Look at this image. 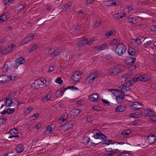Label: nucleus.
Masks as SVG:
<instances>
[{
	"mask_svg": "<svg viewBox=\"0 0 156 156\" xmlns=\"http://www.w3.org/2000/svg\"><path fill=\"white\" fill-rule=\"evenodd\" d=\"M117 102L118 103H121L122 101L124 99L123 95L120 94L118 95L116 98Z\"/></svg>",
	"mask_w": 156,
	"mask_h": 156,
	"instance_id": "obj_26",
	"label": "nucleus"
},
{
	"mask_svg": "<svg viewBox=\"0 0 156 156\" xmlns=\"http://www.w3.org/2000/svg\"><path fill=\"white\" fill-rule=\"evenodd\" d=\"M141 40H140L138 38H137L136 39H135V41L136 43L138 45H139L141 44Z\"/></svg>",
	"mask_w": 156,
	"mask_h": 156,
	"instance_id": "obj_54",
	"label": "nucleus"
},
{
	"mask_svg": "<svg viewBox=\"0 0 156 156\" xmlns=\"http://www.w3.org/2000/svg\"><path fill=\"white\" fill-rule=\"evenodd\" d=\"M114 67L117 73L122 72L125 70L124 67L120 65H116Z\"/></svg>",
	"mask_w": 156,
	"mask_h": 156,
	"instance_id": "obj_14",
	"label": "nucleus"
},
{
	"mask_svg": "<svg viewBox=\"0 0 156 156\" xmlns=\"http://www.w3.org/2000/svg\"><path fill=\"white\" fill-rule=\"evenodd\" d=\"M92 108L94 110L98 111L100 109L99 107L97 105H95L92 107Z\"/></svg>",
	"mask_w": 156,
	"mask_h": 156,
	"instance_id": "obj_57",
	"label": "nucleus"
},
{
	"mask_svg": "<svg viewBox=\"0 0 156 156\" xmlns=\"http://www.w3.org/2000/svg\"><path fill=\"white\" fill-rule=\"evenodd\" d=\"M101 21L100 20H97L94 24L95 27H96L100 25L101 23Z\"/></svg>",
	"mask_w": 156,
	"mask_h": 156,
	"instance_id": "obj_43",
	"label": "nucleus"
},
{
	"mask_svg": "<svg viewBox=\"0 0 156 156\" xmlns=\"http://www.w3.org/2000/svg\"><path fill=\"white\" fill-rule=\"evenodd\" d=\"M122 89L124 90H125L126 91H128L130 90V88L129 86H126L123 85L122 87Z\"/></svg>",
	"mask_w": 156,
	"mask_h": 156,
	"instance_id": "obj_49",
	"label": "nucleus"
},
{
	"mask_svg": "<svg viewBox=\"0 0 156 156\" xmlns=\"http://www.w3.org/2000/svg\"><path fill=\"white\" fill-rule=\"evenodd\" d=\"M130 76V75L128 73L126 74L123 75L122 76V78H124L125 80L129 78Z\"/></svg>",
	"mask_w": 156,
	"mask_h": 156,
	"instance_id": "obj_53",
	"label": "nucleus"
},
{
	"mask_svg": "<svg viewBox=\"0 0 156 156\" xmlns=\"http://www.w3.org/2000/svg\"><path fill=\"white\" fill-rule=\"evenodd\" d=\"M3 70L4 71H7L8 69V66L7 65L6 63L5 64V65L4 66L3 68Z\"/></svg>",
	"mask_w": 156,
	"mask_h": 156,
	"instance_id": "obj_61",
	"label": "nucleus"
},
{
	"mask_svg": "<svg viewBox=\"0 0 156 156\" xmlns=\"http://www.w3.org/2000/svg\"><path fill=\"white\" fill-rule=\"evenodd\" d=\"M128 22L133 23H136L139 22L138 20L136 18L129 17L128 19Z\"/></svg>",
	"mask_w": 156,
	"mask_h": 156,
	"instance_id": "obj_27",
	"label": "nucleus"
},
{
	"mask_svg": "<svg viewBox=\"0 0 156 156\" xmlns=\"http://www.w3.org/2000/svg\"><path fill=\"white\" fill-rule=\"evenodd\" d=\"M112 141V140H105L103 141V144H106L108 145V143L111 142Z\"/></svg>",
	"mask_w": 156,
	"mask_h": 156,
	"instance_id": "obj_56",
	"label": "nucleus"
},
{
	"mask_svg": "<svg viewBox=\"0 0 156 156\" xmlns=\"http://www.w3.org/2000/svg\"><path fill=\"white\" fill-rule=\"evenodd\" d=\"M95 79V77H94L93 74H91L87 78V81L90 83L92 82Z\"/></svg>",
	"mask_w": 156,
	"mask_h": 156,
	"instance_id": "obj_31",
	"label": "nucleus"
},
{
	"mask_svg": "<svg viewBox=\"0 0 156 156\" xmlns=\"http://www.w3.org/2000/svg\"><path fill=\"white\" fill-rule=\"evenodd\" d=\"M145 113L144 116H151V115L154 114V112L151 110V109H146L144 110Z\"/></svg>",
	"mask_w": 156,
	"mask_h": 156,
	"instance_id": "obj_13",
	"label": "nucleus"
},
{
	"mask_svg": "<svg viewBox=\"0 0 156 156\" xmlns=\"http://www.w3.org/2000/svg\"><path fill=\"white\" fill-rule=\"evenodd\" d=\"M7 120V119L6 118H4L0 119V124H3Z\"/></svg>",
	"mask_w": 156,
	"mask_h": 156,
	"instance_id": "obj_51",
	"label": "nucleus"
},
{
	"mask_svg": "<svg viewBox=\"0 0 156 156\" xmlns=\"http://www.w3.org/2000/svg\"><path fill=\"white\" fill-rule=\"evenodd\" d=\"M71 2H68L67 4L64 5L63 6V9H65V10H66L69 7H70L71 6Z\"/></svg>",
	"mask_w": 156,
	"mask_h": 156,
	"instance_id": "obj_37",
	"label": "nucleus"
},
{
	"mask_svg": "<svg viewBox=\"0 0 156 156\" xmlns=\"http://www.w3.org/2000/svg\"><path fill=\"white\" fill-rule=\"evenodd\" d=\"M37 48V44H36L33 45L31 46V48L27 49V51L29 52H31L34 51Z\"/></svg>",
	"mask_w": 156,
	"mask_h": 156,
	"instance_id": "obj_24",
	"label": "nucleus"
},
{
	"mask_svg": "<svg viewBox=\"0 0 156 156\" xmlns=\"http://www.w3.org/2000/svg\"><path fill=\"white\" fill-rule=\"evenodd\" d=\"M7 114H10L14 112L15 111V109L14 108H9L7 110Z\"/></svg>",
	"mask_w": 156,
	"mask_h": 156,
	"instance_id": "obj_44",
	"label": "nucleus"
},
{
	"mask_svg": "<svg viewBox=\"0 0 156 156\" xmlns=\"http://www.w3.org/2000/svg\"><path fill=\"white\" fill-rule=\"evenodd\" d=\"M71 127V126L69 124V122H66L62 126V128H63V129L65 130H67Z\"/></svg>",
	"mask_w": 156,
	"mask_h": 156,
	"instance_id": "obj_25",
	"label": "nucleus"
},
{
	"mask_svg": "<svg viewBox=\"0 0 156 156\" xmlns=\"http://www.w3.org/2000/svg\"><path fill=\"white\" fill-rule=\"evenodd\" d=\"M26 4L25 3L19 4L18 5V8H19V10H22L24 9L26 6Z\"/></svg>",
	"mask_w": 156,
	"mask_h": 156,
	"instance_id": "obj_36",
	"label": "nucleus"
},
{
	"mask_svg": "<svg viewBox=\"0 0 156 156\" xmlns=\"http://www.w3.org/2000/svg\"><path fill=\"white\" fill-rule=\"evenodd\" d=\"M39 116V114L37 113H36L34 114L33 116L30 117L31 119L34 120L37 119Z\"/></svg>",
	"mask_w": 156,
	"mask_h": 156,
	"instance_id": "obj_48",
	"label": "nucleus"
},
{
	"mask_svg": "<svg viewBox=\"0 0 156 156\" xmlns=\"http://www.w3.org/2000/svg\"><path fill=\"white\" fill-rule=\"evenodd\" d=\"M100 71H98L94 72V73H92V74H93V76L95 77V78H96L97 76H99L100 74Z\"/></svg>",
	"mask_w": 156,
	"mask_h": 156,
	"instance_id": "obj_45",
	"label": "nucleus"
},
{
	"mask_svg": "<svg viewBox=\"0 0 156 156\" xmlns=\"http://www.w3.org/2000/svg\"><path fill=\"white\" fill-rule=\"evenodd\" d=\"M151 42H152L151 41H147L146 43L143 44L144 47L145 48H147L148 46L150 44Z\"/></svg>",
	"mask_w": 156,
	"mask_h": 156,
	"instance_id": "obj_46",
	"label": "nucleus"
},
{
	"mask_svg": "<svg viewBox=\"0 0 156 156\" xmlns=\"http://www.w3.org/2000/svg\"><path fill=\"white\" fill-rule=\"evenodd\" d=\"M68 117L66 113H63L60 119H59V122H63Z\"/></svg>",
	"mask_w": 156,
	"mask_h": 156,
	"instance_id": "obj_22",
	"label": "nucleus"
},
{
	"mask_svg": "<svg viewBox=\"0 0 156 156\" xmlns=\"http://www.w3.org/2000/svg\"><path fill=\"white\" fill-rule=\"evenodd\" d=\"M135 113V118H138L140 117L141 116V115L140 113H139L138 112H136L134 113Z\"/></svg>",
	"mask_w": 156,
	"mask_h": 156,
	"instance_id": "obj_58",
	"label": "nucleus"
},
{
	"mask_svg": "<svg viewBox=\"0 0 156 156\" xmlns=\"http://www.w3.org/2000/svg\"><path fill=\"white\" fill-rule=\"evenodd\" d=\"M132 110L135 111L141 108L142 104L139 102H135L129 104Z\"/></svg>",
	"mask_w": 156,
	"mask_h": 156,
	"instance_id": "obj_4",
	"label": "nucleus"
},
{
	"mask_svg": "<svg viewBox=\"0 0 156 156\" xmlns=\"http://www.w3.org/2000/svg\"><path fill=\"white\" fill-rule=\"evenodd\" d=\"M23 150V146L21 144L18 145L16 148V152L18 153L22 152Z\"/></svg>",
	"mask_w": 156,
	"mask_h": 156,
	"instance_id": "obj_23",
	"label": "nucleus"
},
{
	"mask_svg": "<svg viewBox=\"0 0 156 156\" xmlns=\"http://www.w3.org/2000/svg\"><path fill=\"white\" fill-rule=\"evenodd\" d=\"M54 53H55V55L56 56H58L60 54V52L59 51V50L58 49H56L54 51Z\"/></svg>",
	"mask_w": 156,
	"mask_h": 156,
	"instance_id": "obj_62",
	"label": "nucleus"
},
{
	"mask_svg": "<svg viewBox=\"0 0 156 156\" xmlns=\"http://www.w3.org/2000/svg\"><path fill=\"white\" fill-rule=\"evenodd\" d=\"M66 89V88H65L64 87H63V88L60 89L59 90L57 91L56 92V95H57V97H60L61 96L63 93H64Z\"/></svg>",
	"mask_w": 156,
	"mask_h": 156,
	"instance_id": "obj_20",
	"label": "nucleus"
},
{
	"mask_svg": "<svg viewBox=\"0 0 156 156\" xmlns=\"http://www.w3.org/2000/svg\"><path fill=\"white\" fill-rule=\"evenodd\" d=\"M33 109V108L32 107H29L25 109V111L24 112L25 115H27L29 113L31 112Z\"/></svg>",
	"mask_w": 156,
	"mask_h": 156,
	"instance_id": "obj_34",
	"label": "nucleus"
},
{
	"mask_svg": "<svg viewBox=\"0 0 156 156\" xmlns=\"http://www.w3.org/2000/svg\"><path fill=\"white\" fill-rule=\"evenodd\" d=\"M34 35V34H31L28 35L26 38L23 39L20 42L21 44H24L27 42H29L33 39Z\"/></svg>",
	"mask_w": 156,
	"mask_h": 156,
	"instance_id": "obj_7",
	"label": "nucleus"
},
{
	"mask_svg": "<svg viewBox=\"0 0 156 156\" xmlns=\"http://www.w3.org/2000/svg\"><path fill=\"white\" fill-rule=\"evenodd\" d=\"M51 96L50 94H48L46 96H44L41 98V100L43 102H46L49 100L51 98Z\"/></svg>",
	"mask_w": 156,
	"mask_h": 156,
	"instance_id": "obj_30",
	"label": "nucleus"
},
{
	"mask_svg": "<svg viewBox=\"0 0 156 156\" xmlns=\"http://www.w3.org/2000/svg\"><path fill=\"white\" fill-rule=\"evenodd\" d=\"M76 103L78 105H82L84 104V102L83 100H81L76 101Z\"/></svg>",
	"mask_w": 156,
	"mask_h": 156,
	"instance_id": "obj_50",
	"label": "nucleus"
},
{
	"mask_svg": "<svg viewBox=\"0 0 156 156\" xmlns=\"http://www.w3.org/2000/svg\"><path fill=\"white\" fill-rule=\"evenodd\" d=\"M98 40V39L96 37H94L92 38H91L90 39L89 41H88V44H91L93 43V41H96Z\"/></svg>",
	"mask_w": 156,
	"mask_h": 156,
	"instance_id": "obj_39",
	"label": "nucleus"
},
{
	"mask_svg": "<svg viewBox=\"0 0 156 156\" xmlns=\"http://www.w3.org/2000/svg\"><path fill=\"white\" fill-rule=\"evenodd\" d=\"M109 45V43L108 42H105L101 45L95 47L94 49L96 51H102L108 48Z\"/></svg>",
	"mask_w": 156,
	"mask_h": 156,
	"instance_id": "obj_8",
	"label": "nucleus"
},
{
	"mask_svg": "<svg viewBox=\"0 0 156 156\" xmlns=\"http://www.w3.org/2000/svg\"><path fill=\"white\" fill-rule=\"evenodd\" d=\"M7 15L4 14L0 16V23H2L7 19Z\"/></svg>",
	"mask_w": 156,
	"mask_h": 156,
	"instance_id": "obj_33",
	"label": "nucleus"
},
{
	"mask_svg": "<svg viewBox=\"0 0 156 156\" xmlns=\"http://www.w3.org/2000/svg\"><path fill=\"white\" fill-rule=\"evenodd\" d=\"M55 82L56 83L59 84H61L63 83V81L61 80V77L58 78L55 80Z\"/></svg>",
	"mask_w": 156,
	"mask_h": 156,
	"instance_id": "obj_38",
	"label": "nucleus"
},
{
	"mask_svg": "<svg viewBox=\"0 0 156 156\" xmlns=\"http://www.w3.org/2000/svg\"><path fill=\"white\" fill-rule=\"evenodd\" d=\"M9 81V78L6 75H1L0 76V83H6Z\"/></svg>",
	"mask_w": 156,
	"mask_h": 156,
	"instance_id": "obj_11",
	"label": "nucleus"
},
{
	"mask_svg": "<svg viewBox=\"0 0 156 156\" xmlns=\"http://www.w3.org/2000/svg\"><path fill=\"white\" fill-rule=\"evenodd\" d=\"M126 109L125 105H122L118 106L115 109L116 112H122L124 111Z\"/></svg>",
	"mask_w": 156,
	"mask_h": 156,
	"instance_id": "obj_15",
	"label": "nucleus"
},
{
	"mask_svg": "<svg viewBox=\"0 0 156 156\" xmlns=\"http://www.w3.org/2000/svg\"><path fill=\"white\" fill-rule=\"evenodd\" d=\"M119 156H131V155L129 153H122L120 154Z\"/></svg>",
	"mask_w": 156,
	"mask_h": 156,
	"instance_id": "obj_59",
	"label": "nucleus"
},
{
	"mask_svg": "<svg viewBox=\"0 0 156 156\" xmlns=\"http://www.w3.org/2000/svg\"><path fill=\"white\" fill-rule=\"evenodd\" d=\"M82 29V26L81 24H78L77 26L75 28V30H81Z\"/></svg>",
	"mask_w": 156,
	"mask_h": 156,
	"instance_id": "obj_55",
	"label": "nucleus"
},
{
	"mask_svg": "<svg viewBox=\"0 0 156 156\" xmlns=\"http://www.w3.org/2000/svg\"><path fill=\"white\" fill-rule=\"evenodd\" d=\"M150 117L151 118L150 119L153 122L156 123V115H155L154 114V115H151Z\"/></svg>",
	"mask_w": 156,
	"mask_h": 156,
	"instance_id": "obj_42",
	"label": "nucleus"
},
{
	"mask_svg": "<svg viewBox=\"0 0 156 156\" xmlns=\"http://www.w3.org/2000/svg\"><path fill=\"white\" fill-rule=\"evenodd\" d=\"M44 80H45L46 82V80L44 78H41L40 79H38L36 80L34 83V86L35 88L36 89H38L39 88L43 87L45 85L44 82Z\"/></svg>",
	"mask_w": 156,
	"mask_h": 156,
	"instance_id": "obj_3",
	"label": "nucleus"
},
{
	"mask_svg": "<svg viewBox=\"0 0 156 156\" xmlns=\"http://www.w3.org/2000/svg\"><path fill=\"white\" fill-rule=\"evenodd\" d=\"M147 139L150 144H153L156 140V137L154 135L151 134L148 136Z\"/></svg>",
	"mask_w": 156,
	"mask_h": 156,
	"instance_id": "obj_12",
	"label": "nucleus"
},
{
	"mask_svg": "<svg viewBox=\"0 0 156 156\" xmlns=\"http://www.w3.org/2000/svg\"><path fill=\"white\" fill-rule=\"evenodd\" d=\"M114 33H115V32H114L113 31H110L109 32L106 33L105 35L108 37L111 36V35H113L114 34Z\"/></svg>",
	"mask_w": 156,
	"mask_h": 156,
	"instance_id": "obj_47",
	"label": "nucleus"
},
{
	"mask_svg": "<svg viewBox=\"0 0 156 156\" xmlns=\"http://www.w3.org/2000/svg\"><path fill=\"white\" fill-rule=\"evenodd\" d=\"M41 123H39L35 126V128L36 129H39L41 127Z\"/></svg>",
	"mask_w": 156,
	"mask_h": 156,
	"instance_id": "obj_64",
	"label": "nucleus"
},
{
	"mask_svg": "<svg viewBox=\"0 0 156 156\" xmlns=\"http://www.w3.org/2000/svg\"><path fill=\"white\" fill-rule=\"evenodd\" d=\"M46 129L48 131H49V133L51 132L53 130V129L51 127V125H49L46 128Z\"/></svg>",
	"mask_w": 156,
	"mask_h": 156,
	"instance_id": "obj_52",
	"label": "nucleus"
},
{
	"mask_svg": "<svg viewBox=\"0 0 156 156\" xmlns=\"http://www.w3.org/2000/svg\"><path fill=\"white\" fill-rule=\"evenodd\" d=\"M87 44H88V40L87 39L85 38L77 43L78 45L80 47L83 46Z\"/></svg>",
	"mask_w": 156,
	"mask_h": 156,
	"instance_id": "obj_19",
	"label": "nucleus"
},
{
	"mask_svg": "<svg viewBox=\"0 0 156 156\" xmlns=\"http://www.w3.org/2000/svg\"><path fill=\"white\" fill-rule=\"evenodd\" d=\"M109 150H110V151H109L111 152H115L116 151L117 152H118V149H116L115 150L114 149H112V148H109L108 149Z\"/></svg>",
	"mask_w": 156,
	"mask_h": 156,
	"instance_id": "obj_63",
	"label": "nucleus"
},
{
	"mask_svg": "<svg viewBox=\"0 0 156 156\" xmlns=\"http://www.w3.org/2000/svg\"><path fill=\"white\" fill-rule=\"evenodd\" d=\"M9 132L12 135H14L17 133L18 130L16 129L13 128L11 129Z\"/></svg>",
	"mask_w": 156,
	"mask_h": 156,
	"instance_id": "obj_35",
	"label": "nucleus"
},
{
	"mask_svg": "<svg viewBox=\"0 0 156 156\" xmlns=\"http://www.w3.org/2000/svg\"><path fill=\"white\" fill-rule=\"evenodd\" d=\"M126 50V46L121 43L116 45L115 51L119 56H120L125 52Z\"/></svg>",
	"mask_w": 156,
	"mask_h": 156,
	"instance_id": "obj_2",
	"label": "nucleus"
},
{
	"mask_svg": "<svg viewBox=\"0 0 156 156\" xmlns=\"http://www.w3.org/2000/svg\"><path fill=\"white\" fill-rule=\"evenodd\" d=\"M98 97V95L97 93L94 94L89 96L90 100L93 101H97Z\"/></svg>",
	"mask_w": 156,
	"mask_h": 156,
	"instance_id": "obj_16",
	"label": "nucleus"
},
{
	"mask_svg": "<svg viewBox=\"0 0 156 156\" xmlns=\"http://www.w3.org/2000/svg\"><path fill=\"white\" fill-rule=\"evenodd\" d=\"M126 14L124 12H119L116 14L115 16V19H119L125 17Z\"/></svg>",
	"mask_w": 156,
	"mask_h": 156,
	"instance_id": "obj_21",
	"label": "nucleus"
},
{
	"mask_svg": "<svg viewBox=\"0 0 156 156\" xmlns=\"http://www.w3.org/2000/svg\"><path fill=\"white\" fill-rule=\"evenodd\" d=\"M131 133V131L130 130H127L123 131L121 133V135H129Z\"/></svg>",
	"mask_w": 156,
	"mask_h": 156,
	"instance_id": "obj_40",
	"label": "nucleus"
},
{
	"mask_svg": "<svg viewBox=\"0 0 156 156\" xmlns=\"http://www.w3.org/2000/svg\"><path fill=\"white\" fill-rule=\"evenodd\" d=\"M106 4L108 6H111L113 5H118L119 4L115 1H107L106 2Z\"/></svg>",
	"mask_w": 156,
	"mask_h": 156,
	"instance_id": "obj_29",
	"label": "nucleus"
},
{
	"mask_svg": "<svg viewBox=\"0 0 156 156\" xmlns=\"http://www.w3.org/2000/svg\"><path fill=\"white\" fill-rule=\"evenodd\" d=\"M54 67L53 66H50L48 69V72H50L54 70Z\"/></svg>",
	"mask_w": 156,
	"mask_h": 156,
	"instance_id": "obj_60",
	"label": "nucleus"
},
{
	"mask_svg": "<svg viewBox=\"0 0 156 156\" xmlns=\"http://www.w3.org/2000/svg\"><path fill=\"white\" fill-rule=\"evenodd\" d=\"M109 73L112 75H115L117 73L116 71L115 67L110 69L109 70Z\"/></svg>",
	"mask_w": 156,
	"mask_h": 156,
	"instance_id": "obj_32",
	"label": "nucleus"
},
{
	"mask_svg": "<svg viewBox=\"0 0 156 156\" xmlns=\"http://www.w3.org/2000/svg\"><path fill=\"white\" fill-rule=\"evenodd\" d=\"M26 62V59L22 57H20L17 58L16 60L17 65H20L23 64Z\"/></svg>",
	"mask_w": 156,
	"mask_h": 156,
	"instance_id": "obj_18",
	"label": "nucleus"
},
{
	"mask_svg": "<svg viewBox=\"0 0 156 156\" xmlns=\"http://www.w3.org/2000/svg\"><path fill=\"white\" fill-rule=\"evenodd\" d=\"M151 77L150 75H148L147 74L136 76L133 79L129 80V82L131 85H133L138 81L145 82L150 80Z\"/></svg>",
	"mask_w": 156,
	"mask_h": 156,
	"instance_id": "obj_1",
	"label": "nucleus"
},
{
	"mask_svg": "<svg viewBox=\"0 0 156 156\" xmlns=\"http://www.w3.org/2000/svg\"><path fill=\"white\" fill-rule=\"evenodd\" d=\"M81 111L80 110L78 109H74L72 111L71 114H72L73 115L76 116L79 115Z\"/></svg>",
	"mask_w": 156,
	"mask_h": 156,
	"instance_id": "obj_28",
	"label": "nucleus"
},
{
	"mask_svg": "<svg viewBox=\"0 0 156 156\" xmlns=\"http://www.w3.org/2000/svg\"><path fill=\"white\" fill-rule=\"evenodd\" d=\"M119 40L118 39H114L112 41V42L110 43H109V44H116L117 43L119 42Z\"/></svg>",
	"mask_w": 156,
	"mask_h": 156,
	"instance_id": "obj_41",
	"label": "nucleus"
},
{
	"mask_svg": "<svg viewBox=\"0 0 156 156\" xmlns=\"http://www.w3.org/2000/svg\"><path fill=\"white\" fill-rule=\"evenodd\" d=\"M82 75V73L79 71L75 72L73 75L71 76V79L74 81H78L81 79Z\"/></svg>",
	"mask_w": 156,
	"mask_h": 156,
	"instance_id": "obj_5",
	"label": "nucleus"
},
{
	"mask_svg": "<svg viewBox=\"0 0 156 156\" xmlns=\"http://www.w3.org/2000/svg\"><path fill=\"white\" fill-rule=\"evenodd\" d=\"M15 46L13 44H12L9 46L7 47L4 49L2 51V54H5L10 51Z\"/></svg>",
	"mask_w": 156,
	"mask_h": 156,
	"instance_id": "obj_10",
	"label": "nucleus"
},
{
	"mask_svg": "<svg viewBox=\"0 0 156 156\" xmlns=\"http://www.w3.org/2000/svg\"><path fill=\"white\" fill-rule=\"evenodd\" d=\"M136 56L129 57L125 60L126 63L128 65H131L134 63L136 60Z\"/></svg>",
	"mask_w": 156,
	"mask_h": 156,
	"instance_id": "obj_9",
	"label": "nucleus"
},
{
	"mask_svg": "<svg viewBox=\"0 0 156 156\" xmlns=\"http://www.w3.org/2000/svg\"><path fill=\"white\" fill-rule=\"evenodd\" d=\"M94 138L96 139H101L104 140L105 139H107V137L101 132L98 131L94 135Z\"/></svg>",
	"mask_w": 156,
	"mask_h": 156,
	"instance_id": "obj_6",
	"label": "nucleus"
},
{
	"mask_svg": "<svg viewBox=\"0 0 156 156\" xmlns=\"http://www.w3.org/2000/svg\"><path fill=\"white\" fill-rule=\"evenodd\" d=\"M128 52L129 54L133 56L137 54V52L132 47H129L128 50Z\"/></svg>",
	"mask_w": 156,
	"mask_h": 156,
	"instance_id": "obj_17",
	"label": "nucleus"
}]
</instances>
